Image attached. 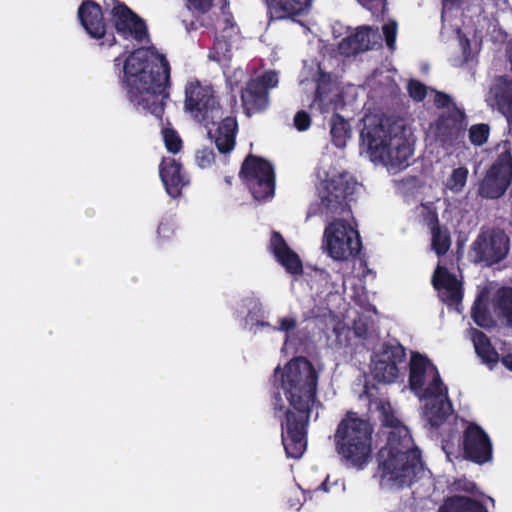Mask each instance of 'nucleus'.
I'll list each match as a JSON object with an SVG mask.
<instances>
[{"instance_id":"53","label":"nucleus","mask_w":512,"mask_h":512,"mask_svg":"<svg viewBox=\"0 0 512 512\" xmlns=\"http://www.w3.org/2000/svg\"><path fill=\"white\" fill-rule=\"evenodd\" d=\"M256 325L260 326V327H269L271 329H273V327H274V326H271L270 323L266 322V321H257Z\"/></svg>"},{"instance_id":"31","label":"nucleus","mask_w":512,"mask_h":512,"mask_svg":"<svg viewBox=\"0 0 512 512\" xmlns=\"http://www.w3.org/2000/svg\"><path fill=\"white\" fill-rule=\"evenodd\" d=\"M471 317L474 323L481 328H491L494 326L495 322L490 314L489 308L487 304L478 297L471 309Z\"/></svg>"},{"instance_id":"29","label":"nucleus","mask_w":512,"mask_h":512,"mask_svg":"<svg viewBox=\"0 0 512 512\" xmlns=\"http://www.w3.org/2000/svg\"><path fill=\"white\" fill-rule=\"evenodd\" d=\"M442 396L445 398L432 403L427 410L429 423L434 428H439L443 425L453 411L452 403L448 398V392L443 393Z\"/></svg>"},{"instance_id":"23","label":"nucleus","mask_w":512,"mask_h":512,"mask_svg":"<svg viewBox=\"0 0 512 512\" xmlns=\"http://www.w3.org/2000/svg\"><path fill=\"white\" fill-rule=\"evenodd\" d=\"M272 19L281 20L305 13L312 0H265Z\"/></svg>"},{"instance_id":"43","label":"nucleus","mask_w":512,"mask_h":512,"mask_svg":"<svg viewBox=\"0 0 512 512\" xmlns=\"http://www.w3.org/2000/svg\"><path fill=\"white\" fill-rule=\"evenodd\" d=\"M188 7L200 14L207 13L213 4V0H187Z\"/></svg>"},{"instance_id":"16","label":"nucleus","mask_w":512,"mask_h":512,"mask_svg":"<svg viewBox=\"0 0 512 512\" xmlns=\"http://www.w3.org/2000/svg\"><path fill=\"white\" fill-rule=\"evenodd\" d=\"M467 126L464 110L456 105L441 114L435 124V137L445 148L456 147L463 142Z\"/></svg>"},{"instance_id":"51","label":"nucleus","mask_w":512,"mask_h":512,"mask_svg":"<svg viewBox=\"0 0 512 512\" xmlns=\"http://www.w3.org/2000/svg\"><path fill=\"white\" fill-rule=\"evenodd\" d=\"M460 2H461V0H442L443 10L446 8L451 9L455 5L459 4Z\"/></svg>"},{"instance_id":"1","label":"nucleus","mask_w":512,"mask_h":512,"mask_svg":"<svg viewBox=\"0 0 512 512\" xmlns=\"http://www.w3.org/2000/svg\"><path fill=\"white\" fill-rule=\"evenodd\" d=\"M276 387L282 390L288 407L279 392L272 397L275 417L281 420L282 444L287 457L299 459L307 448V429L311 411L317 402L319 374L305 357L291 359L283 369L274 370Z\"/></svg>"},{"instance_id":"32","label":"nucleus","mask_w":512,"mask_h":512,"mask_svg":"<svg viewBox=\"0 0 512 512\" xmlns=\"http://www.w3.org/2000/svg\"><path fill=\"white\" fill-rule=\"evenodd\" d=\"M496 306L512 327V287H503L498 290Z\"/></svg>"},{"instance_id":"3","label":"nucleus","mask_w":512,"mask_h":512,"mask_svg":"<svg viewBox=\"0 0 512 512\" xmlns=\"http://www.w3.org/2000/svg\"><path fill=\"white\" fill-rule=\"evenodd\" d=\"M360 142L366 147L372 161H379L396 170L409 166L413 150L406 137V129L392 117H366L360 132Z\"/></svg>"},{"instance_id":"14","label":"nucleus","mask_w":512,"mask_h":512,"mask_svg":"<svg viewBox=\"0 0 512 512\" xmlns=\"http://www.w3.org/2000/svg\"><path fill=\"white\" fill-rule=\"evenodd\" d=\"M476 262H484L488 266L499 263L509 252V238L501 230L481 232L472 244Z\"/></svg>"},{"instance_id":"21","label":"nucleus","mask_w":512,"mask_h":512,"mask_svg":"<svg viewBox=\"0 0 512 512\" xmlns=\"http://www.w3.org/2000/svg\"><path fill=\"white\" fill-rule=\"evenodd\" d=\"M434 288L441 292L444 302L449 305H457L462 301V284L456 276L448 271L446 267L438 266L432 277Z\"/></svg>"},{"instance_id":"17","label":"nucleus","mask_w":512,"mask_h":512,"mask_svg":"<svg viewBox=\"0 0 512 512\" xmlns=\"http://www.w3.org/2000/svg\"><path fill=\"white\" fill-rule=\"evenodd\" d=\"M110 15L111 22L116 32L123 38H132L139 42L148 38V30L145 21L126 4L115 1Z\"/></svg>"},{"instance_id":"56","label":"nucleus","mask_w":512,"mask_h":512,"mask_svg":"<svg viewBox=\"0 0 512 512\" xmlns=\"http://www.w3.org/2000/svg\"><path fill=\"white\" fill-rule=\"evenodd\" d=\"M119 61H120V59H119V58H115V62H117V65H119V64H120V63H119Z\"/></svg>"},{"instance_id":"39","label":"nucleus","mask_w":512,"mask_h":512,"mask_svg":"<svg viewBox=\"0 0 512 512\" xmlns=\"http://www.w3.org/2000/svg\"><path fill=\"white\" fill-rule=\"evenodd\" d=\"M195 159L200 168H208L215 161V153L211 148L205 147L196 152Z\"/></svg>"},{"instance_id":"35","label":"nucleus","mask_w":512,"mask_h":512,"mask_svg":"<svg viewBox=\"0 0 512 512\" xmlns=\"http://www.w3.org/2000/svg\"><path fill=\"white\" fill-rule=\"evenodd\" d=\"M468 177V169L466 167H458L454 169L447 180V186L450 190L459 192L465 186Z\"/></svg>"},{"instance_id":"41","label":"nucleus","mask_w":512,"mask_h":512,"mask_svg":"<svg viewBox=\"0 0 512 512\" xmlns=\"http://www.w3.org/2000/svg\"><path fill=\"white\" fill-rule=\"evenodd\" d=\"M294 126L298 131H306L311 126V117L305 110L298 111L294 116Z\"/></svg>"},{"instance_id":"45","label":"nucleus","mask_w":512,"mask_h":512,"mask_svg":"<svg viewBox=\"0 0 512 512\" xmlns=\"http://www.w3.org/2000/svg\"><path fill=\"white\" fill-rule=\"evenodd\" d=\"M455 489L458 491H464L470 494H474L477 490V485L473 481L467 479H459L454 483Z\"/></svg>"},{"instance_id":"10","label":"nucleus","mask_w":512,"mask_h":512,"mask_svg":"<svg viewBox=\"0 0 512 512\" xmlns=\"http://www.w3.org/2000/svg\"><path fill=\"white\" fill-rule=\"evenodd\" d=\"M502 151L487 169L479 183L478 194L485 199H498L507 191L512 181V149L509 141L501 145Z\"/></svg>"},{"instance_id":"2","label":"nucleus","mask_w":512,"mask_h":512,"mask_svg":"<svg viewBox=\"0 0 512 512\" xmlns=\"http://www.w3.org/2000/svg\"><path fill=\"white\" fill-rule=\"evenodd\" d=\"M170 64L166 57L150 48L133 51L124 61L122 86L136 107L162 119L169 98Z\"/></svg>"},{"instance_id":"6","label":"nucleus","mask_w":512,"mask_h":512,"mask_svg":"<svg viewBox=\"0 0 512 512\" xmlns=\"http://www.w3.org/2000/svg\"><path fill=\"white\" fill-rule=\"evenodd\" d=\"M357 181L347 172L333 175L320 183V202L311 203L306 219L325 214L327 218L351 213L349 202L357 187Z\"/></svg>"},{"instance_id":"44","label":"nucleus","mask_w":512,"mask_h":512,"mask_svg":"<svg viewBox=\"0 0 512 512\" xmlns=\"http://www.w3.org/2000/svg\"><path fill=\"white\" fill-rule=\"evenodd\" d=\"M297 327V320L294 317H284L279 320V326L273 327V330L285 332L288 334L290 331Z\"/></svg>"},{"instance_id":"40","label":"nucleus","mask_w":512,"mask_h":512,"mask_svg":"<svg viewBox=\"0 0 512 512\" xmlns=\"http://www.w3.org/2000/svg\"><path fill=\"white\" fill-rule=\"evenodd\" d=\"M357 2L373 15L383 14L387 4V0H357Z\"/></svg>"},{"instance_id":"25","label":"nucleus","mask_w":512,"mask_h":512,"mask_svg":"<svg viewBox=\"0 0 512 512\" xmlns=\"http://www.w3.org/2000/svg\"><path fill=\"white\" fill-rule=\"evenodd\" d=\"M438 512H488L487 508L475 499L454 495L444 499Z\"/></svg>"},{"instance_id":"50","label":"nucleus","mask_w":512,"mask_h":512,"mask_svg":"<svg viewBox=\"0 0 512 512\" xmlns=\"http://www.w3.org/2000/svg\"><path fill=\"white\" fill-rule=\"evenodd\" d=\"M502 364L510 371H512V354H507L501 359Z\"/></svg>"},{"instance_id":"15","label":"nucleus","mask_w":512,"mask_h":512,"mask_svg":"<svg viewBox=\"0 0 512 512\" xmlns=\"http://www.w3.org/2000/svg\"><path fill=\"white\" fill-rule=\"evenodd\" d=\"M463 456L475 464L483 465L493 458V445L485 430L474 422L463 431Z\"/></svg>"},{"instance_id":"27","label":"nucleus","mask_w":512,"mask_h":512,"mask_svg":"<svg viewBox=\"0 0 512 512\" xmlns=\"http://www.w3.org/2000/svg\"><path fill=\"white\" fill-rule=\"evenodd\" d=\"M471 337L475 351L484 363L495 364L498 362L499 355L484 332L472 328Z\"/></svg>"},{"instance_id":"7","label":"nucleus","mask_w":512,"mask_h":512,"mask_svg":"<svg viewBox=\"0 0 512 512\" xmlns=\"http://www.w3.org/2000/svg\"><path fill=\"white\" fill-rule=\"evenodd\" d=\"M323 247L332 259L346 261L358 256L362 242L359 232L346 220L334 217L324 229Z\"/></svg>"},{"instance_id":"55","label":"nucleus","mask_w":512,"mask_h":512,"mask_svg":"<svg viewBox=\"0 0 512 512\" xmlns=\"http://www.w3.org/2000/svg\"><path fill=\"white\" fill-rule=\"evenodd\" d=\"M465 45H466L467 47H469L470 43H469V40H468V39H465Z\"/></svg>"},{"instance_id":"4","label":"nucleus","mask_w":512,"mask_h":512,"mask_svg":"<svg viewBox=\"0 0 512 512\" xmlns=\"http://www.w3.org/2000/svg\"><path fill=\"white\" fill-rule=\"evenodd\" d=\"M374 426L357 412L347 411L338 423L333 442L341 464L364 470L372 460Z\"/></svg>"},{"instance_id":"26","label":"nucleus","mask_w":512,"mask_h":512,"mask_svg":"<svg viewBox=\"0 0 512 512\" xmlns=\"http://www.w3.org/2000/svg\"><path fill=\"white\" fill-rule=\"evenodd\" d=\"M330 85V78L326 81V75L322 74L317 82V88L315 92L314 105L318 107L321 113H328L331 110H336L340 103L339 94H331L327 90L326 86Z\"/></svg>"},{"instance_id":"46","label":"nucleus","mask_w":512,"mask_h":512,"mask_svg":"<svg viewBox=\"0 0 512 512\" xmlns=\"http://www.w3.org/2000/svg\"><path fill=\"white\" fill-rule=\"evenodd\" d=\"M434 104L439 109L448 108L452 104V98L444 92L437 91L434 97Z\"/></svg>"},{"instance_id":"42","label":"nucleus","mask_w":512,"mask_h":512,"mask_svg":"<svg viewBox=\"0 0 512 512\" xmlns=\"http://www.w3.org/2000/svg\"><path fill=\"white\" fill-rule=\"evenodd\" d=\"M397 25L395 22L385 24L383 26V34L385 36L386 45L393 49L396 41Z\"/></svg>"},{"instance_id":"11","label":"nucleus","mask_w":512,"mask_h":512,"mask_svg":"<svg viewBox=\"0 0 512 512\" xmlns=\"http://www.w3.org/2000/svg\"><path fill=\"white\" fill-rule=\"evenodd\" d=\"M184 108L195 121L207 126L218 116L220 104L212 86L194 79L185 86Z\"/></svg>"},{"instance_id":"52","label":"nucleus","mask_w":512,"mask_h":512,"mask_svg":"<svg viewBox=\"0 0 512 512\" xmlns=\"http://www.w3.org/2000/svg\"><path fill=\"white\" fill-rule=\"evenodd\" d=\"M320 490L324 491V492H329V487H328V478H326L320 485L319 487Z\"/></svg>"},{"instance_id":"48","label":"nucleus","mask_w":512,"mask_h":512,"mask_svg":"<svg viewBox=\"0 0 512 512\" xmlns=\"http://www.w3.org/2000/svg\"><path fill=\"white\" fill-rule=\"evenodd\" d=\"M354 330H355V333L357 336L363 337V338L366 337L367 327L364 324L358 325L355 323Z\"/></svg>"},{"instance_id":"37","label":"nucleus","mask_w":512,"mask_h":512,"mask_svg":"<svg viewBox=\"0 0 512 512\" xmlns=\"http://www.w3.org/2000/svg\"><path fill=\"white\" fill-rule=\"evenodd\" d=\"M338 51L345 57H350L361 53L359 46L355 45V40L353 39L352 35H348L339 42Z\"/></svg>"},{"instance_id":"20","label":"nucleus","mask_w":512,"mask_h":512,"mask_svg":"<svg viewBox=\"0 0 512 512\" xmlns=\"http://www.w3.org/2000/svg\"><path fill=\"white\" fill-rule=\"evenodd\" d=\"M269 250L288 274L301 275L303 273V264L299 255L289 247L280 232L273 231L271 233Z\"/></svg>"},{"instance_id":"33","label":"nucleus","mask_w":512,"mask_h":512,"mask_svg":"<svg viewBox=\"0 0 512 512\" xmlns=\"http://www.w3.org/2000/svg\"><path fill=\"white\" fill-rule=\"evenodd\" d=\"M490 130V125L487 123L473 124L468 130L470 143L476 147L483 146L489 139Z\"/></svg>"},{"instance_id":"47","label":"nucleus","mask_w":512,"mask_h":512,"mask_svg":"<svg viewBox=\"0 0 512 512\" xmlns=\"http://www.w3.org/2000/svg\"><path fill=\"white\" fill-rule=\"evenodd\" d=\"M157 233L159 238H169L174 233V230L169 223H160Z\"/></svg>"},{"instance_id":"24","label":"nucleus","mask_w":512,"mask_h":512,"mask_svg":"<svg viewBox=\"0 0 512 512\" xmlns=\"http://www.w3.org/2000/svg\"><path fill=\"white\" fill-rule=\"evenodd\" d=\"M380 421L383 427L390 428L387 442H391L392 438L396 441L401 440L404 444L412 442V436L408 428L396 417L389 403L381 404Z\"/></svg>"},{"instance_id":"8","label":"nucleus","mask_w":512,"mask_h":512,"mask_svg":"<svg viewBox=\"0 0 512 512\" xmlns=\"http://www.w3.org/2000/svg\"><path fill=\"white\" fill-rule=\"evenodd\" d=\"M409 387L420 398H436L447 393L437 367L419 352H413L409 362Z\"/></svg>"},{"instance_id":"19","label":"nucleus","mask_w":512,"mask_h":512,"mask_svg":"<svg viewBox=\"0 0 512 512\" xmlns=\"http://www.w3.org/2000/svg\"><path fill=\"white\" fill-rule=\"evenodd\" d=\"M159 176L167 194L172 198L180 197L182 189L190 183L182 164L171 157H163L159 165Z\"/></svg>"},{"instance_id":"38","label":"nucleus","mask_w":512,"mask_h":512,"mask_svg":"<svg viewBox=\"0 0 512 512\" xmlns=\"http://www.w3.org/2000/svg\"><path fill=\"white\" fill-rule=\"evenodd\" d=\"M410 97L415 101H423L427 95L426 86L418 80L412 79L407 86Z\"/></svg>"},{"instance_id":"49","label":"nucleus","mask_w":512,"mask_h":512,"mask_svg":"<svg viewBox=\"0 0 512 512\" xmlns=\"http://www.w3.org/2000/svg\"><path fill=\"white\" fill-rule=\"evenodd\" d=\"M224 30L228 29V28H235L236 24L235 22L233 21V16L232 14H227L225 19H224Z\"/></svg>"},{"instance_id":"28","label":"nucleus","mask_w":512,"mask_h":512,"mask_svg":"<svg viewBox=\"0 0 512 512\" xmlns=\"http://www.w3.org/2000/svg\"><path fill=\"white\" fill-rule=\"evenodd\" d=\"M330 135L333 145L344 148L351 137L350 123L339 113H333L330 119Z\"/></svg>"},{"instance_id":"36","label":"nucleus","mask_w":512,"mask_h":512,"mask_svg":"<svg viewBox=\"0 0 512 512\" xmlns=\"http://www.w3.org/2000/svg\"><path fill=\"white\" fill-rule=\"evenodd\" d=\"M370 33L371 28L369 26H363L358 28L354 34H351L355 40V45L359 46L360 52L371 49Z\"/></svg>"},{"instance_id":"5","label":"nucleus","mask_w":512,"mask_h":512,"mask_svg":"<svg viewBox=\"0 0 512 512\" xmlns=\"http://www.w3.org/2000/svg\"><path fill=\"white\" fill-rule=\"evenodd\" d=\"M377 474L382 487L403 488L411 486L423 472L421 451L401 440H391L377 454Z\"/></svg>"},{"instance_id":"9","label":"nucleus","mask_w":512,"mask_h":512,"mask_svg":"<svg viewBox=\"0 0 512 512\" xmlns=\"http://www.w3.org/2000/svg\"><path fill=\"white\" fill-rule=\"evenodd\" d=\"M239 177L256 200L268 199L275 193L273 165L262 157L248 154L241 165Z\"/></svg>"},{"instance_id":"12","label":"nucleus","mask_w":512,"mask_h":512,"mask_svg":"<svg viewBox=\"0 0 512 512\" xmlns=\"http://www.w3.org/2000/svg\"><path fill=\"white\" fill-rule=\"evenodd\" d=\"M278 84L275 71H266L261 76L251 78L241 91V101L247 116L264 111L269 104V89Z\"/></svg>"},{"instance_id":"22","label":"nucleus","mask_w":512,"mask_h":512,"mask_svg":"<svg viewBox=\"0 0 512 512\" xmlns=\"http://www.w3.org/2000/svg\"><path fill=\"white\" fill-rule=\"evenodd\" d=\"M238 131V123L235 117H226L221 120L218 127L209 135L214 140L215 146L222 154L230 153L236 144V134Z\"/></svg>"},{"instance_id":"54","label":"nucleus","mask_w":512,"mask_h":512,"mask_svg":"<svg viewBox=\"0 0 512 512\" xmlns=\"http://www.w3.org/2000/svg\"><path fill=\"white\" fill-rule=\"evenodd\" d=\"M225 182H226L228 185H231V183H232V177H230V176L225 177Z\"/></svg>"},{"instance_id":"13","label":"nucleus","mask_w":512,"mask_h":512,"mask_svg":"<svg viewBox=\"0 0 512 512\" xmlns=\"http://www.w3.org/2000/svg\"><path fill=\"white\" fill-rule=\"evenodd\" d=\"M406 360V349L399 342H385L375 354L372 376L381 383H393L399 376V365Z\"/></svg>"},{"instance_id":"30","label":"nucleus","mask_w":512,"mask_h":512,"mask_svg":"<svg viewBox=\"0 0 512 512\" xmlns=\"http://www.w3.org/2000/svg\"><path fill=\"white\" fill-rule=\"evenodd\" d=\"M431 246L438 256H444L450 249L451 237L447 228H443L439 224L437 215L435 214L431 220Z\"/></svg>"},{"instance_id":"34","label":"nucleus","mask_w":512,"mask_h":512,"mask_svg":"<svg viewBox=\"0 0 512 512\" xmlns=\"http://www.w3.org/2000/svg\"><path fill=\"white\" fill-rule=\"evenodd\" d=\"M163 140L166 149L172 154H177L182 149V139L173 128H164L162 130Z\"/></svg>"},{"instance_id":"18","label":"nucleus","mask_w":512,"mask_h":512,"mask_svg":"<svg viewBox=\"0 0 512 512\" xmlns=\"http://www.w3.org/2000/svg\"><path fill=\"white\" fill-rule=\"evenodd\" d=\"M78 19L89 34L94 39H104L101 44L113 46L116 38L113 33L107 34V24L104 19L102 7L94 0H83L77 10Z\"/></svg>"}]
</instances>
